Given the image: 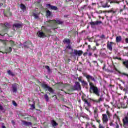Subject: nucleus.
Returning a JSON list of instances; mask_svg holds the SVG:
<instances>
[{"mask_svg":"<svg viewBox=\"0 0 128 128\" xmlns=\"http://www.w3.org/2000/svg\"><path fill=\"white\" fill-rule=\"evenodd\" d=\"M12 92H16V84L12 85Z\"/></svg>","mask_w":128,"mask_h":128,"instance_id":"nucleus-16","label":"nucleus"},{"mask_svg":"<svg viewBox=\"0 0 128 128\" xmlns=\"http://www.w3.org/2000/svg\"><path fill=\"white\" fill-rule=\"evenodd\" d=\"M108 118H110L112 116V114L110 113H109V114L108 115Z\"/></svg>","mask_w":128,"mask_h":128,"instance_id":"nucleus-56","label":"nucleus"},{"mask_svg":"<svg viewBox=\"0 0 128 128\" xmlns=\"http://www.w3.org/2000/svg\"><path fill=\"white\" fill-rule=\"evenodd\" d=\"M44 98H45L46 102H48L50 99L48 98V94H44Z\"/></svg>","mask_w":128,"mask_h":128,"instance_id":"nucleus-27","label":"nucleus"},{"mask_svg":"<svg viewBox=\"0 0 128 128\" xmlns=\"http://www.w3.org/2000/svg\"><path fill=\"white\" fill-rule=\"evenodd\" d=\"M0 42H2V44H4V46H6V40H3L2 39H0Z\"/></svg>","mask_w":128,"mask_h":128,"instance_id":"nucleus-31","label":"nucleus"},{"mask_svg":"<svg viewBox=\"0 0 128 128\" xmlns=\"http://www.w3.org/2000/svg\"><path fill=\"white\" fill-rule=\"evenodd\" d=\"M123 124H124V128H126V126H128V116H125L124 118L122 120Z\"/></svg>","mask_w":128,"mask_h":128,"instance_id":"nucleus-7","label":"nucleus"},{"mask_svg":"<svg viewBox=\"0 0 128 128\" xmlns=\"http://www.w3.org/2000/svg\"><path fill=\"white\" fill-rule=\"evenodd\" d=\"M106 112L108 115L109 114H110L108 110H107Z\"/></svg>","mask_w":128,"mask_h":128,"instance_id":"nucleus-58","label":"nucleus"},{"mask_svg":"<svg viewBox=\"0 0 128 128\" xmlns=\"http://www.w3.org/2000/svg\"><path fill=\"white\" fill-rule=\"evenodd\" d=\"M82 100L83 102H84V104H87V106H90V103L86 99L82 98Z\"/></svg>","mask_w":128,"mask_h":128,"instance_id":"nucleus-13","label":"nucleus"},{"mask_svg":"<svg viewBox=\"0 0 128 128\" xmlns=\"http://www.w3.org/2000/svg\"><path fill=\"white\" fill-rule=\"evenodd\" d=\"M96 14H102V10H100L99 12L96 11Z\"/></svg>","mask_w":128,"mask_h":128,"instance_id":"nucleus-46","label":"nucleus"},{"mask_svg":"<svg viewBox=\"0 0 128 128\" xmlns=\"http://www.w3.org/2000/svg\"><path fill=\"white\" fill-rule=\"evenodd\" d=\"M51 124L53 126H56L58 124L56 121H54V120H52L51 121Z\"/></svg>","mask_w":128,"mask_h":128,"instance_id":"nucleus-21","label":"nucleus"},{"mask_svg":"<svg viewBox=\"0 0 128 128\" xmlns=\"http://www.w3.org/2000/svg\"><path fill=\"white\" fill-rule=\"evenodd\" d=\"M78 80L79 82H82V77H80V78H78Z\"/></svg>","mask_w":128,"mask_h":128,"instance_id":"nucleus-41","label":"nucleus"},{"mask_svg":"<svg viewBox=\"0 0 128 128\" xmlns=\"http://www.w3.org/2000/svg\"><path fill=\"white\" fill-rule=\"evenodd\" d=\"M82 84V86H88V82L86 81H84V80H82V82H81Z\"/></svg>","mask_w":128,"mask_h":128,"instance_id":"nucleus-29","label":"nucleus"},{"mask_svg":"<svg viewBox=\"0 0 128 128\" xmlns=\"http://www.w3.org/2000/svg\"><path fill=\"white\" fill-rule=\"evenodd\" d=\"M92 62H94V64H96L98 62L96 61H92Z\"/></svg>","mask_w":128,"mask_h":128,"instance_id":"nucleus-62","label":"nucleus"},{"mask_svg":"<svg viewBox=\"0 0 128 128\" xmlns=\"http://www.w3.org/2000/svg\"><path fill=\"white\" fill-rule=\"evenodd\" d=\"M8 74H9L10 76H14V74L12 71H10V70L8 71Z\"/></svg>","mask_w":128,"mask_h":128,"instance_id":"nucleus-26","label":"nucleus"},{"mask_svg":"<svg viewBox=\"0 0 128 128\" xmlns=\"http://www.w3.org/2000/svg\"><path fill=\"white\" fill-rule=\"evenodd\" d=\"M37 34L40 38H46V34L42 31H38Z\"/></svg>","mask_w":128,"mask_h":128,"instance_id":"nucleus-8","label":"nucleus"},{"mask_svg":"<svg viewBox=\"0 0 128 128\" xmlns=\"http://www.w3.org/2000/svg\"><path fill=\"white\" fill-rule=\"evenodd\" d=\"M47 6H49L51 10H58V8L56 6H52L50 4H47Z\"/></svg>","mask_w":128,"mask_h":128,"instance_id":"nucleus-12","label":"nucleus"},{"mask_svg":"<svg viewBox=\"0 0 128 128\" xmlns=\"http://www.w3.org/2000/svg\"><path fill=\"white\" fill-rule=\"evenodd\" d=\"M110 124L111 126H113L114 128L116 126V124H114V123H112V122H110Z\"/></svg>","mask_w":128,"mask_h":128,"instance_id":"nucleus-37","label":"nucleus"},{"mask_svg":"<svg viewBox=\"0 0 128 128\" xmlns=\"http://www.w3.org/2000/svg\"><path fill=\"white\" fill-rule=\"evenodd\" d=\"M3 4L2 3H0V6H3Z\"/></svg>","mask_w":128,"mask_h":128,"instance_id":"nucleus-63","label":"nucleus"},{"mask_svg":"<svg viewBox=\"0 0 128 128\" xmlns=\"http://www.w3.org/2000/svg\"><path fill=\"white\" fill-rule=\"evenodd\" d=\"M22 23H18L16 24V30H18V28H22Z\"/></svg>","mask_w":128,"mask_h":128,"instance_id":"nucleus-18","label":"nucleus"},{"mask_svg":"<svg viewBox=\"0 0 128 128\" xmlns=\"http://www.w3.org/2000/svg\"><path fill=\"white\" fill-rule=\"evenodd\" d=\"M12 48L10 47L9 48H7L6 50V54H8V52H12Z\"/></svg>","mask_w":128,"mask_h":128,"instance_id":"nucleus-25","label":"nucleus"},{"mask_svg":"<svg viewBox=\"0 0 128 128\" xmlns=\"http://www.w3.org/2000/svg\"><path fill=\"white\" fill-rule=\"evenodd\" d=\"M77 54L78 56H80L82 54V52L81 50L77 51Z\"/></svg>","mask_w":128,"mask_h":128,"instance_id":"nucleus-30","label":"nucleus"},{"mask_svg":"<svg viewBox=\"0 0 128 128\" xmlns=\"http://www.w3.org/2000/svg\"><path fill=\"white\" fill-rule=\"evenodd\" d=\"M30 106L32 108L34 109L36 108V106H34V104H30Z\"/></svg>","mask_w":128,"mask_h":128,"instance_id":"nucleus-44","label":"nucleus"},{"mask_svg":"<svg viewBox=\"0 0 128 128\" xmlns=\"http://www.w3.org/2000/svg\"><path fill=\"white\" fill-rule=\"evenodd\" d=\"M12 123L13 124V126H14V120H12Z\"/></svg>","mask_w":128,"mask_h":128,"instance_id":"nucleus-55","label":"nucleus"},{"mask_svg":"<svg viewBox=\"0 0 128 128\" xmlns=\"http://www.w3.org/2000/svg\"><path fill=\"white\" fill-rule=\"evenodd\" d=\"M20 8L22 10V12H26V6H24V4H21L20 6Z\"/></svg>","mask_w":128,"mask_h":128,"instance_id":"nucleus-15","label":"nucleus"},{"mask_svg":"<svg viewBox=\"0 0 128 128\" xmlns=\"http://www.w3.org/2000/svg\"><path fill=\"white\" fill-rule=\"evenodd\" d=\"M116 42H122V36H118L116 37Z\"/></svg>","mask_w":128,"mask_h":128,"instance_id":"nucleus-17","label":"nucleus"},{"mask_svg":"<svg viewBox=\"0 0 128 128\" xmlns=\"http://www.w3.org/2000/svg\"><path fill=\"white\" fill-rule=\"evenodd\" d=\"M64 22L60 20H50L48 21V26H56V24H62Z\"/></svg>","mask_w":128,"mask_h":128,"instance_id":"nucleus-2","label":"nucleus"},{"mask_svg":"<svg viewBox=\"0 0 128 128\" xmlns=\"http://www.w3.org/2000/svg\"><path fill=\"white\" fill-rule=\"evenodd\" d=\"M63 42L64 44H66L67 45L68 44H70V40L68 38H65L63 40Z\"/></svg>","mask_w":128,"mask_h":128,"instance_id":"nucleus-14","label":"nucleus"},{"mask_svg":"<svg viewBox=\"0 0 128 128\" xmlns=\"http://www.w3.org/2000/svg\"><path fill=\"white\" fill-rule=\"evenodd\" d=\"M23 124H24V126H32V122L24 121Z\"/></svg>","mask_w":128,"mask_h":128,"instance_id":"nucleus-22","label":"nucleus"},{"mask_svg":"<svg viewBox=\"0 0 128 128\" xmlns=\"http://www.w3.org/2000/svg\"><path fill=\"white\" fill-rule=\"evenodd\" d=\"M99 128H104V126H102V124H100Z\"/></svg>","mask_w":128,"mask_h":128,"instance_id":"nucleus-45","label":"nucleus"},{"mask_svg":"<svg viewBox=\"0 0 128 128\" xmlns=\"http://www.w3.org/2000/svg\"><path fill=\"white\" fill-rule=\"evenodd\" d=\"M104 98H100L98 99V100L97 101V102H103V100H104Z\"/></svg>","mask_w":128,"mask_h":128,"instance_id":"nucleus-32","label":"nucleus"},{"mask_svg":"<svg viewBox=\"0 0 128 128\" xmlns=\"http://www.w3.org/2000/svg\"><path fill=\"white\" fill-rule=\"evenodd\" d=\"M4 26H5V28L4 29V30H6V28H10V24L6 22L4 24Z\"/></svg>","mask_w":128,"mask_h":128,"instance_id":"nucleus-19","label":"nucleus"},{"mask_svg":"<svg viewBox=\"0 0 128 128\" xmlns=\"http://www.w3.org/2000/svg\"><path fill=\"white\" fill-rule=\"evenodd\" d=\"M94 118L95 120H96L98 118V114L94 113Z\"/></svg>","mask_w":128,"mask_h":128,"instance_id":"nucleus-33","label":"nucleus"},{"mask_svg":"<svg viewBox=\"0 0 128 128\" xmlns=\"http://www.w3.org/2000/svg\"><path fill=\"white\" fill-rule=\"evenodd\" d=\"M98 109L97 108H96L94 109V114H98Z\"/></svg>","mask_w":128,"mask_h":128,"instance_id":"nucleus-35","label":"nucleus"},{"mask_svg":"<svg viewBox=\"0 0 128 128\" xmlns=\"http://www.w3.org/2000/svg\"><path fill=\"white\" fill-rule=\"evenodd\" d=\"M30 43H28V42H26L25 43H24V48H29V46H30Z\"/></svg>","mask_w":128,"mask_h":128,"instance_id":"nucleus-20","label":"nucleus"},{"mask_svg":"<svg viewBox=\"0 0 128 128\" xmlns=\"http://www.w3.org/2000/svg\"><path fill=\"white\" fill-rule=\"evenodd\" d=\"M100 98H104V94H102L100 95Z\"/></svg>","mask_w":128,"mask_h":128,"instance_id":"nucleus-52","label":"nucleus"},{"mask_svg":"<svg viewBox=\"0 0 128 128\" xmlns=\"http://www.w3.org/2000/svg\"><path fill=\"white\" fill-rule=\"evenodd\" d=\"M12 104H14V106H16V102H14V100H12Z\"/></svg>","mask_w":128,"mask_h":128,"instance_id":"nucleus-40","label":"nucleus"},{"mask_svg":"<svg viewBox=\"0 0 128 128\" xmlns=\"http://www.w3.org/2000/svg\"><path fill=\"white\" fill-rule=\"evenodd\" d=\"M88 126H90V124L88 122H87L86 124V126L88 127Z\"/></svg>","mask_w":128,"mask_h":128,"instance_id":"nucleus-57","label":"nucleus"},{"mask_svg":"<svg viewBox=\"0 0 128 128\" xmlns=\"http://www.w3.org/2000/svg\"><path fill=\"white\" fill-rule=\"evenodd\" d=\"M46 68L47 70H50V66H46Z\"/></svg>","mask_w":128,"mask_h":128,"instance_id":"nucleus-54","label":"nucleus"},{"mask_svg":"<svg viewBox=\"0 0 128 128\" xmlns=\"http://www.w3.org/2000/svg\"><path fill=\"white\" fill-rule=\"evenodd\" d=\"M52 14L50 11L48 10H46V16H52Z\"/></svg>","mask_w":128,"mask_h":128,"instance_id":"nucleus-23","label":"nucleus"},{"mask_svg":"<svg viewBox=\"0 0 128 128\" xmlns=\"http://www.w3.org/2000/svg\"><path fill=\"white\" fill-rule=\"evenodd\" d=\"M74 56H78V50H74Z\"/></svg>","mask_w":128,"mask_h":128,"instance_id":"nucleus-34","label":"nucleus"},{"mask_svg":"<svg viewBox=\"0 0 128 128\" xmlns=\"http://www.w3.org/2000/svg\"><path fill=\"white\" fill-rule=\"evenodd\" d=\"M108 14H110V12H112V14H116V11L114 10V8H112L111 10H109L107 12Z\"/></svg>","mask_w":128,"mask_h":128,"instance_id":"nucleus-28","label":"nucleus"},{"mask_svg":"<svg viewBox=\"0 0 128 128\" xmlns=\"http://www.w3.org/2000/svg\"><path fill=\"white\" fill-rule=\"evenodd\" d=\"M112 44H114L113 42H108L107 43V48H108L109 50H110V52L112 51Z\"/></svg>","mask_w":128,"mask_h":128,"instance_id":"nucleus-10","label":"nucleus"},{"mask_svg":"<svg viewBox=\"0 0 128 128\" xmlns=\"http://www.w3.org/2000/svg\"><path fill=\"white\" fill-rule=\"evenodd\" d=\"M88 48H89V50H90V48H91L90 45L88 46Z\"/></svg>","mask_w":128,"mask_h":128,"instance_id":"nucleus-61","label":"nucleus"},{"mask_svg":"<svg viewBox=\"0 0 128 128\" xmlns=\"http://www.w3.org/2000/svg\"><path fill=\"white\" fill-rule=\"evenodd\" d=\"M14 28H16V24H14V26H13Z\"/></svg>","mask_w":128,"mask_h":128,"instance_id":"nucleus-60","label":"nucleus"},{"mask_svg":"<svg viewBox=\"0 0 128 128\" xmlns=\"http://www.w3.org/2000/svg\"><path fill=\"white\" fill-rule=\"evenodd\" d=\"M41 86H42L44 90H48L51 94H54V89L50 88L48 84L45 82L42 83L41 84Z\"/></svg>","mask_w":128,"mask_h":128,"instance_id":"nucleus-4","label":"nucleus"},{"mask_svg":"<svg viewBox=\"0 0 128 128\" xmlns=\"http://www.w3.org/2000/svg\"><path fill=\"white\" fill-rule=\"evenodd\" d=\"M32 16H34L35 20H38V18H40L38 14L35 12H33Z\"/></svg>","mask_w":128,"mask_h":128,"instance_id":"nucleus-24","label":"nucleus"},{"mask_svg":"<svg viewBox=\"0 0 128 128\" xmlns=\"http://www.w3.org/2000/svg\"><path fill=\"white\" fill-rule=\"evenodd\" d=\"M122 74H123V76H126L128 78V74H126V73H122Z\"/></svg>","mask_w":128,"mask_h":128,"instance_id":"nucleus-42","label":"nucleus"},{"mask_svg":"<svg viewBox=\"0 0 128 128\" xmlns=\"http://www.w3.org/2000/svg\"><path fill=\"white\" fill-rule=\"evenodd\" d=\"M0 110H4V107L2 105H0Z\"/></svg>","mask_w":128,"mask_h":128,"instance_id":"nucleus-43","label":"nucleus"},{"mask_svg":"<svg viewBox=\"0 0 128 128\" xmlns=\"http://www.w3.org/2000/svg\"><path fill=\"white\" fill-rule=\"evenodd\" d=\"M96 121L97 122H98V124H100V120H98V118L96 120Z\"/></svg>","mask_w":128,"mask_h":128,"instance_id":"nucleus-53","label":"nucleus"},{"mask_svg":"<svg viewBox=\"0 0 128 128\" xmlns=\"http://www.w3.org/2000/svg\"><path fill=\"white\" fill-rule=\"evenodd\" d=\"M84 76H86V78L87 79L88 82H89V84L90 86V94H94L97 96H100V90H98V88L94 86L92 84V82H90V80H92L93 82H96V79H94V77L88 74H84Z\"/></svg>","mask_w":128,"mask_h":128,"instance_id":"nucleus-1","label":"nucleus"},{"mask_svg":"<svg viewBox=\"0 0 128 128\" xmlns=\"http://www.w3.org/2000/svg\"><path fill=\"white\" fill-rule=\"evenodd\" d=\"M2 128H6V126H2Z\"/></svg>","mask_w":128,"mask_h":128,"instance_id":"nucleus-64","label":"nucleus"},{"mask_svg":"<svg viewBox=\"0 0 128 128\" xmlns=\"http://www.w3.org/2000/svg\"><path fill=\"white\" fill-rule=\"evenodd\" d=\"M114 58V60H122L121 58H118V57H115Z\"/></svg>","mask_w":128,"mask_h":128,"instance_id":"nucleus-51","label":"nucleus"},{"mask_svg":"<svg viewBox=\"0 0 128 128\" xmlns=\"http://www.w3.org/2000/svg\"><path fill=\"white\" fill-rule=\"evenodd\" d=\"M66 50H70V52H69V54H72V52H74V49L72 48V46H70V44H68L66 46Z\"/></svg>","mask_w":128,"mask_h":128,"instance_id":"nucleus-11","label":"nucleus"},{"mask_svg":"<svg viewBox=\"0 0 128 128\" xmlns=\"http://www.w3.org/2000/svg\"><path fill=\"white\" fill-rule=\"evenodd\" d=\"M90 24L92 26H98V24H102V21H95V22H90Z\"/></svg>","mask_w":128,"mask_h":128,"instance_id":"nucleus-9","label":"nucleus"},{"mask_svg":"<svg viewBox=\"0 0 128 128\" xmlns=\"http://www.w3.org/2000/svg\"><path fill=\"white\" fill-rule=\"evenodd\" d=\"M100 38H104V34H102L101 36H100Z\"/></svg>","mask_w":128,"mask_h":128,"instance_id":"nucleus-49","label":"nucleus"},{"mask_svg":"<svg viewBox=\"0 0 128 128\" xmlns=\"http://www.w3.org/2000/svg\"><path fill=\"white\" fill-rule=\"evenodd\" d=\"M85 108L88 111L90 110V109H88L87 107H86Z\"/></svg>","mask_w":128,"mask_h":128,"instance_id":"nucleus-59","label":"nucleus"},{"mask_svg":"<svg viewBox=\"0 0 128 128\" xmlns=\"http://www.w3.org/2000/svg\"><path fill=\"white\" fill-rule=\"evenodd\" d=\"M116 126L114 127V128H120V126H118V123H116L115 124Z\"/></svg>","mask_w":128,"mask_h":128,"instance_id":"nucleus-38","label":"nucleus"},{"mask_svg":"<svg viewBox=\"0 0 128 128\" xmlns=\"http://www.w3.org/2000/svg\"><path fill=\"white\" fill-rule=\"evenodd\" d=\"M73 90H81L82 87L80 86V82H76L75 84L72 87Z\"/></svg>","mask_w":128,"mask_h":128,"instance_id":"nucleus-5","label":"nucleus"},{"mask_svg":"<svg viewBox=\"0 0 128 128\" xmlns=\"http://www.w3.org/2000/svg\"><path fill=\"white\" fill-rule=\"evenodd\" d=\"M96 50V46H94L92 48V50Z\"/></svg>","mask_w":128,"mask_h":128,"instance_id":"nucleus-50","label":"nucleus"},{"mask_svg":"<svg viewBox=\"0 0 128 128\" xmlns=\"http://www.w3.org/2000/svg\"><path fill=\"white\" fill-rule=\"evenodd\" d=\"M108 2H110V4H120V2L118 0H113L112 1V0H107L106 2L104 3H102V8H110V5L108 4Z\"/></svg>","mask_w":128,"mask_h":128,"instance_id":"nucleus-3","label":"nucleus"},{"mask_svg":"<svg viewBox=\"0 0 128 128\" xmlns=\"http://www.w3.org/2000/svg\"><path fill=\"white\" fill-rule=\"evenodd\" d=\"M88 56H92V52H89L88 53H87Z\"/></svg>","mask_w":128,"mask_h":128,"instance_id":"nucleus-39","label":"nucleus"},{"mask_svg":"<svg viewBox=\"0 0 128 128\" xmlns=\"http://www.w3.org/2000/svg\"><path fill=\"white\" fill-rule=\"evenodd\" d=\"M102 116L103 124H107L108 122V115H106V114H102Z\"/></svg>","mask_w":128,"mask_h":128,"instance_id":"nucleus-6","label":"nucleus"},{"mask_svg":"<svg viewBox=\"0 0 128 128\" xmlns=\"http://www.w3.org/2000/svg\"><path fill=\"white\" fill-rule=\"evenodd\" d=\"M125 42H126V44H128V38L125 39Z\"/></svg>","mask_w":128,"mask_h":128,"instance_id":"nucleus-48","label":"nucleus"},{"mask_svg":"<svg viewBox=\"0 0 128 128\" xmlns=\"http://www.w3.org/2000/svg\"><path fill=\"white\" fill-rule=\"evenodd\" d=\"M86 6V5H84V6L81 7V9L84 10V8Z\"/></svg>","mask_w":128,"mask_h":128,"instance_id":"nucleus-47","label":"nucleus"},{"mask_svg":"<svg viewBox=\"0 0 128 128\" xmlns=\"http://www.w3.org/2000/svg\"><path fill=\"white\" fill-rule=\"evenodd\" d=\"M10 44L12 46H14V42L13 40H10Z\"/></svg>","mask_w":128,"mask_h":128,"instance_id":"nucleus-36","label":"nucleus"}]
</instances>
